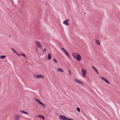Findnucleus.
<instances>
[{"label":"nucleus","instance_id":"f257e3e1","mask_svg":"<svg viewBox=\"0 0 120 120\" xmlns=\"http://www.w3.org/2000/svg\"><path fill=\"white\" fill-rule=\"evenodd\" d=\"M74 58L78 61H80L82 60L81 56L78 53L75 52L73 54Z\"/></svg>","mask_w":120,"mask_h":120},{"label":"nucleus","instance_id":"f03ea898","mask_svg":"<svg viewBox=\"0 0 120 120\" xmlns=\"http://www.w3.org/2000/svg\"><path fill=\"white\" fill-rule=\"evenodd\" d=\"M59 119L60 120H74L71 118H69L62 115H60L59 116Z\"/></svg>","mask_w":120,"mask_h":120},{"label":"nucleus","instance_id":"7ed1b4c3","mask_svg":"<svg viewBox=\"0 0 120 120\" xmlns=\"http://www.w3.org/2000/svg\"><path fill=\"white\" fill-rule=\"evenodd\" d=\"M33 76L34 78L38 79H43L44 78L43 75L40 74H34L33 75Z\"/></svg>","mask_w":120,"mask_h":120},{"label":"nucleus","instance_id":"20e7f679","mask_svg":"<svg viewBox=\"0 0 120 120\" xmlns=\"http://www.w3.org/2000/svg\"><path fill=\"white\" fill-rule=\"evenodd\" d=\"M35 101L39 104L44 109L45 108H46V106L44 103L41 102L39 100L35 98Z\"/></svg>","mask_w":120,"mask_h":120},{"label":"nucleus","instance_id":"39448f33","mask_svg":"<svg viewBox=\"0 0 120 120\" xmlns=\"http://www.w3.org/2000/svg\"><path fill=\"white\" fill-rule=\"evenodd\" d=\"M81 72L82 75L83 77H85L87 75V72L86 70L82 68L81 69Z\"/></svg>","mask_w":120,"mask_h":120},{"label":"nucleus","instance_id":"423d86ee","mask_svg":"<svg viewBox=\"0 0 120 120\" xmlns=\"http://www.w3.org/2000/svg\"><path fill=\"white\" fill-rule=\"evenodd\" d=\"M74 81L76 83H78L81 85L83 86L84 85V84L82 81L77 79H74Z\"/></svg>","mask_w":120,"mask_h":120},{"label":"nucleus","instance_id":"0eeeda50","mask_svg":"<svg viewBox=\"0 0 120 120\" xmlns=\"http://www.w3.org/2000/svg\"><path fill=\"white\" fill-rule=\"evenodd\" d=\"M35 42L38 48L39 49H41L42 47V45L40 43L37 41H35Z\"/></svg>","mask_w":120,"mask_h":120},{"label":"nucleus","instance_id":"6e6552de","mask_svg":"<svg viewBox=\"0 0 120 120\" xmlns=\"http://www.w3.org/2000/svg\"><path fill=\"white\" fill-rule=\"evenodd\" d=\"M61 49L63 51L64 53H65V54L70 59V56L68 53L67 52V50L63 48H61Z\"/></svg>","mask_w":120,"mask_h":120},{"label":"nucleus","instance_id":"1a4fd4ad","mask_svg":"<svg viewBox=\"0 0 120 120\" xmlns=\"http://www.w3.org/2000/svg\"><path fill=\"white\" fill-rule=\"evenodd\" d=\"M100 79L104 81V82H105L107 83L110 84V83L108 81L106 78L102 77H100Z\"/></svg>","mask_w":120,"mask_h":120},{"label":"nucleus","instance_id":"9d476101","mask_svg":"<svg viewBox=\"0 0 120 120\" xmlns=\"http://www.w3.org/2000/svg\"><path fill=\"white\" fill-rule=\"evenodd\" d=\"M21 118V116L19 115H16L14 117L15 120H19Z\"/></svg>","mask_w":120,"mask_h":120},{"label":"nucleus","instance_id":"9b49d317","mask_svg":"<svg viewBox=\"0 0 120 120\" xmlns=\"http://www.w3.org/2000/svg\"><path fill=\"white\" fill-rule=\"evenodd\" d=\"M69 19H67L65 20L63 22V23L67 26H68L69 25V23L68 22V21H69Z\"/></svg>","mask_w":120,"mask_h":120},{"label":"nucleus","instance_id":"f8f14e48","mask_svg":"<svg viewBox=\"0 0 120 120\" xmlns=\"http://www.w3.org/2000/svg\"><path fill=\"white\" fill-rule=\"evenodd\" d=\"M95 41L96 44L98 45L99 46L100 45V42L97 39H95Z\"/></svg>","mask_w":120,"mask_h":120},{"label":"nucleus","instance_id":"ddd939ff","mask_svg":"<svg viewBox=\"0 0 120 120\" xmlns=\"http://www.w3.org/2000/svg\"><path fill=\"white\" fill-rule=\"evenodd\" d=\"M57 71H59L60 72H63L64 71L63 69L60 68H58L57 69Z\"/></svg>","mask_w":120,"mask_h":120},{"label":"nucleus","instance_id":"4468645a","mask_svg":"<svg viewBox=\"0 0 120 120\" xmlns=\"http://www.w3.org/2000/svg\"><path fill=\"white\" fill-rule=\"evenodd\" d=\"M51 58V55L49 53L48 54L47 56V59L49 60H50Z\"/></svg>","mask_w":120,"mask_h":120},{"label":"nucleus","instance_id":"2eb2a0df","mask_svg":"<svg viewBox=\"0 0 120 120\" xmlns=\"http://www.w3.org/2000/svg\"><path fill=\"white\" fill-rule=\"evenodd\" d=\"M38 116L39 118H41L43 120H44L45 119L44 116L41 115H38Z\"/></svg>","mask_w":120,"mask_h":120},{"label":"nucleus","instance_id":"dca6fc26","mask_svg":"<svg viewBox=\"0 0 120 120\" xmlns=\"http://www.w3.org/2000/svg\"><path fill=\"white\" fill-rule=\"evenodd\" d=\"M6 56L5 55H3L0 56V58L1 59H3L5 58Z\"/></svg>","mask_w":120,"mask_h":120},{"label":"nucleus","instance_id":"f3484780","mask_svg":"<svg viewBox=\"0 0 120 120\" xmlns=\"http://www.w3.org/2000/svg\"><path fill=\"white\" fill-rule=\"evenodd\" d=\"M20 112L21 113H24L26 114H28V113L27 112H26L24 111H23L22 110H21L20 111Z\"/></svg>","mask_w":120,"mask_h":120},{"label":"nucleus","instance_id":"a211bd4d","mask_svg":"<svg viewBox=\"0 0 120 120\" xmlns=\"http://www.w3.org/2000/svg\"><path fill=\"white\" fill-rule=\"evenodd\" d=\"M21 56H23L25 58H26V55L24 54L23 53H22L21 54Z\"/></svg>","mask_w":120,"mask_h":120},{"label":"nucleus","instance_id":"6ab92c4d","mask_svg":"<svg viewBox=\"0 0 120 120\" xmlns=\"http://www.w3.org/2000/svg\"><path fill=\"white\" fill-rule=\"evenodd\" d=\"M76 109H77V110L79 112H80V108H79L77 107Z\"/></svg>","mask_w":120,"mask_h":120},{"label":"nucleus","instance_id":"aec40b11","mask_svg":"<svg viewBox=\"0 0 120 120\" xmlns=\"http://www.w3.org/2000/svg\"><path fill=\"white\" fill-rule=\"evenodd\" d=\"M53 61L56 63H57V60H56V59L55 58H54L53 59Z\"/></svg>","mask_w":120,"mask_h":120},{"label":"nucleus","instance_id":"412c9836","mask_svg":"<svg viewBox=\"0 0 120 120\" xmlns=\"http://www.w3.org/2000/svg\"><path fill=\"white\" fill-rule=\"evenodd\" d=\"M94 70L96 71V72H97V74H99V73L98 71V70H97V69H96V68H95L94 69Z\"/></svg>","mask_w":120,"mask_h":120},{"label":"nucleus","instance_id":"4be33fe9","mask_svg":"<svg viewBox=\"0 0 120 120\" xmlns=\"http://www.w3.org/2000/svg\"><path fill=\"white\" fill-rule=\"evenodd\" d=\"M12 51L15 53H16L17 52L14 49H12Z\"/></svg>","mask_w":120,"mask_h":120},{"label":"nucleus","instance_id":"5701e85b","mask_svg":"<svg viewBox=\"0 0 120 120\" xmlns=\"http://www.w3.org/2000/svg\"><path fill=\"white\" fill-rule=\"evenodd\" d=\"M68 71V73H69V74L70 75H71V71L70 70H69Z\"/></svg>","mask_w":120,"mask_h":120},{"label":"nucleus","instance_id":"b1692460","mask_svg":"<svg viewBox=\"0 0 120 120\" xmlns=\"http://www.w3.org/2000/svg\"><path fill=\"white\" fill-rule=\"evenodd\" d=\"M17 55L19 57H20V55L18 54V53L17 52L16 53Z\"/></svg>","mask_w":120,"mask_h":120},{"label":"nucleus","instance_id":"393cba45","mask_svg":"<svg viewBox=\"0 0 120 120\" xmlns=\"http://www.w3.org/2000/svg\"><path fill=\"white\" fill-rule=\"evenodd\" d=\"M46 51V49H44L43 50V52H45Z\"/></svg>","mask_w":120,"mask_h":120},{"label":"nucleus","instance_id":"a878e982","mask_svg":"<svg viewBox=\"0 0 120 120\" xmlns=\"http://www.w3.org/2000/svg\"><path fill=\"white\" fill-rule=\"evenodd\" d=\"M92 68H93L94 69L95 68L94 66H92Z\"/></svg>","mask_w":120,"mask_h":120}]
</instances>
